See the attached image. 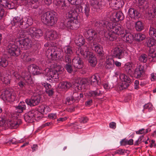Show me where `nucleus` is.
<instances>
[{
  "mask_svg": "<svg viewBox=\"0 0 156 156\" xmlns=\"http://www.w3.org/2000/svg\"><path fill=\"white\" fill-rule=\"evenodd\" d=\"M23 59L24 61L27 62H29V57L26 54L23 55Z\"/></svg>",
  "mask_w": 156,
  "mask_h": 156,
  "instance_id": "64",
  "label": "nucleus"
},
{
  "mask_svg": "<svg viewBox=\"0 0 156 156\" xmlns=\"http://www.w3.org/2000/svg\"><path fill=\"white\" fill-rule=\"evenodd\" d=\"M8 64L7 60L5 58H0V66L5 67Z\"/></svg>",
  "mask_w": 156,
  "mask_h": 156,
  "instance_id": "42",
  "label": "nucleus"
},
{
  "mask_svg": "<svg viewBox=\"0 0 156 156\" xmlns=\"http://www.w3.org/2000/svg\"><path fill=\"white\" fill-rule=\"evenodd\" d=\"M51 110V109L48 105H42L38 107L37 110L33 109L30 111V118L34 119H36V118L41 119L42 114H46Z\"/></svg>",
  "mask_w": 156,
  "mask_h": 156,
  "instance_id": "7",
  "label": "nucleus"
},
{
  "mask_svg": "<svg viewBox=\"0 0 156 156\" xmlns=\"http://www.w3.org/2000/svg\"><path fill=\"white\" fill-rule=\"evenodd\" d=\"M70 55H67L65 56V60L66 62L67 63V64H70L71 62V59Z\"/></svg>",
  "mask_w": 156,
  "mask_h": 156,
  "instance_id": "55",
  "label": "nucleus"
},
{
  "mask_svg": "<svg viewBox=\"0 0 156 156\" xmlns=\"http://www.w3.org/2000/svg\"><path fill=\"white\" fill-rule=\"evenodd\" d=\"M72 64L74 67L78 69L82 68L83 66V62L78 56L75 57L73 59Z\"/></svg>",
  "mask_w": 156,
  "mask_h": 156,
  "instance_id": "20",
  "label": "nucleus"
},
{
  "mask_svg": "<svg viewBox=\"0 0 156 156\" xmlns=\"http://www.w3.org/2000/svg\"><path fill=\"white\" fill-rule=\"evenodd\" d=\"M41 20L44 24L52 26L57 23L58 18L55 12L48 11L41 15Z\"/></svg>",
  "mask_w": 156,
  "mask_h": 156,
  "instance_id": "6",
  "label": "nucleus"
},
{
  "mask_svg": "<svg viewBox=\"0 0 156 156\" xmlns=\"http://www.w3.org/2000/svg\"><path fill=\"white\" fill-rule=\"evenodd\" d=\"M75 38L76 39L75 40V43L77 45L80 46L85 44V40L82 35H76Z\"/></svg>",
  "mask_w": 156,
  "mask_h": 156,
  "instance_id": "24",
  "label": "nucleus"
},
{
  "mask_svg": "<svg viewBox=\"0 0 156 156\" xmlns=\"http://www.w3.org/2000/svg\"><path fill=\"white\" fill-rule=\"evenodd\" d=\"M54 69L52 70L47 68L42 72L44 75L48 77V80L51 82H55L58 80L59 75L63 70V68L59 64H54Z\"/></svg>",
  "mask_w": 156,
  "mask_h": 156,
  "instance_id": "5",
  "label": "nucleus"
},
{
  "mask_svg": "<svg viewBox=\"0 0 156 156\" xmlns=\"http://www.w3.org/2000/svg\"><path fill=\"white\" fill-rule=\"evenodd\" d=\"M91 84L93 86L96 87L101 84L100 78L98 74L94 75L90 78Z\"/></svg>",
  "mask_w": 156,
  "mask_h": 156,
  "instance_id": "17",
  "label": "nucleus"
},
{
  "mask_svg": "<svg viewBox=\"0 0 156 156\" xmlns=\"http://www.w3.org/2000/svg\"><path fill=\"white\" fill-rule=\"evenodd\" d=\"M58 37L59 35L56 31L51 30L46 31L45 38L47 40L52 41L56 39Z\"/></svg>",
  "mask_w": 156,
  "mask_h": 156,
  "instance_id": "13",
  "label": "nucleus"
},
{
  "mask_svg": "<svg viewBox=\"0 0 156 156\" xmlns=\"http://www.w3.org/2000/svg\"><path fill=\"white\" fill-rule=\"evenodd\" d=\"M26 109V105L23 102H20L18 106L16 107V112L18 113L22 112Z\"/></svg>",
  "mask_w": 156,
  "mask_h": 156,
  "instance_id": "36",
  "label": "nucleus"
},
{
  "mask_svg": "<svg viewBox=\"0 0 156 156\" xmlns=\"http://www.w3.org/2000/svg\"><path fill=\"white\" fill-rule=\"evenodd\" d=\"M77 98H79V94L77 93H74L72 97L67 98L66 101V104L70 105L73 103L74 102L75 99L77 100Z\"/></svg>",
  "mask_w": 156,
  "mask_h": 156,
  "instance_id": "33",
  "label": "nucleus"
},
{
  "mask_svg": "<svg viewBox=\"0 0 156 156\" xmlns=\"http://www.w3.org/2000/svg\"><path fill=\"white\" fill-rule=\"evenodd\" d=\"M133 64L131 62L126 63L124 66V69L125 71L129 74L132 73L133 70Z\"/></svg>",
  "mask_w": 156,
  "mask_h": 156,
  "instance_id": "29",
  "label": "nucleus"
},
{
  "mask_svg": "<svg viewBox=\"0 0 156 156\" xmlns=\"http://www.w3.org/2000/svg\"><path fill=\"white\" fill-rule=\"evenodd\" d=\"M23 20L22 18L16 16L15 17L12 21V24L14 23V25L16 27H20L21 25H22L23 23Z\"/></svg>",
  "mask_w": 156,
  "mask_h": 156,
  "instance_id": "31",
  "label": "nucleus"
},
{
  "mask_svg": "<svg viewBox=\"0 0 156 156\" xmlns=\"http://www.w3.org/2000/svg\"><path fill=\"white\" fill-rule=\"evenodd\" d=\"M53 3L56 8L58 10L64 11L68 8L65 0H54Z\"/></svg>",
  "mask_w": 156,
  "mask_h": 156,
  "instance_id": "12",
  "label": "nucleus"
},
{
  "mask_svg": "<svg viewBox=\"0 0 156 156\" xmlns=\"http://www.w3.org/2000/svg\"><path fill=\"white\" fill-rule=\"evenodd\" d=\"M115 19L116 21L122 20L124 18L123 13L120 11L117 12L115 14Z\"/></svg>",
  "mask_w": 156,
  "mask_h": 156,
  "instance_id": "40",
  "label": "nucleus"
},
{
  "mask_svg": "<svg viewBox=\"0 0 156 156\" xmlns=\"http://www.w3.org/2000/svg\"><path fill=\"white\" fill-rule=\"evenodd\" d=\"M145 37V35L141 33L136 34L135 35V40L138 41H140L144 40Z\"/></svg>",
  "mask_w": 156,
  "mask_h": 156,
  "instance_id": "43",
  "label": "nucleus"
},
{
  "mask_svg": "<svg viewBox=\"0 0 156 156\" xmlns=\"http://www.w3.org/2000/svg\"><path fill=\"white\" fill-rule=\"evenodd\" d=\"M156 38L154 37L150 38L148 39L146 42L147 46L151 47L153 46L155 43Z\"/></svg>",
  "mask_w": 156,
  "mask_h": 156,
  "instance_id": "41",
  "label": "nucleus"
},
{
  "mask_svg": "<svg viewBox=\"0 0 156 156\" xmlns=\"http://www.w3.org/2000/svg\"><path fill=\"white\" fill-rule=\"evenodd\" d=\"M148 14L150 19L154 17L156 19V7L152 6V8H150L148 12Z\"/></svg>",
  "mask_w": 156,
  "mask_h": 156,
  "instance_id": "38",
  "label": "nucleus"
},
{
  "mask_svg": "<svg viewBox=\"0 0 156 156\" xmlns=\"http://www.w3.org/2000/svg\"><path fill=\"white\" fill-rule=\"evenodd\" d=\"M114 63V60L112 58L108 59L106 61V68L110 71L112 70L115 67Z\"/></svg>",
  "mask_w": 156,
  "mask_h": 156,
  "instance_id": "28",
  "label": "nucleus"
},
{
  "mask_svg": "<svg viewBox=\"0 0 156 156\" xmlns=\"http://www.w3.org/2000/svg\"><path fill=\"white\" fill-rule=\"evenodd\" d=\"M1 78L2 81L4 83L8 85L10 83L11 76L9 74H3V76L1 77Z\"/></svg>",
  "mask_w": 156,
  "mask_h": 156,
  "instance_id": "35",
  "label": "nucleus"
},
{
  "mask_svg": "<svg viewBox=\"0 0 156 156\" xmlns=\"http://www.w3.org/2000/svg\"><path fill=\"white\" fill-rule=\"evenodd\" d=\"M103 86L104 89L108 90L112 88L113 87V85L112 84V85H109L108 83H106L103 84Z\"/></svg>",
  "mask_w": 156,
  "mask_h": 156,
  "instance_id": "52",
  "label": "nucleus"
},
{
  "mask_svg": "<svg viewBox=\"0 0 156 156\" xmlns=\"http://www.w3.org/2000/svg\"><path fill=\"white\" fill-rule=\"evenodd\" d=\"M29 39L28 38H25L22 41L20 39L16 40L15 42L9 43L7 48L8 52L12 56H15L16 52L18 50V48H22L24 49L28 48Z\"/></svg>",
  "mask_w": 156,
  "mask_h": 156,
  "instance_id": "3",
  "label": "nucleus"
},
{
  "mask_svg": "<svg viewBox=\"0 0 156 156\" xmlns=\"http://www.w3.org/2000/svg\"><path fill=\"white\" fill-rule=\"evenodd\" d=\"M23 141L22 140H16V139L15 138H13L9 140V143L10 144H16L18 143H22Z\"/></svg>",
  "mask_w": 156,
  "mask_h": 156,
  "instance_id": "50",
  "label": "nucleus"
},
{
  "mask_svg": "<svg viewBox=\"0 0 156 156\" xmlns=\"http://www.w3.org/2000/svg\"><path fill=\"white\" fill-rule=\"evenodd\" d=\"M87 56L89 58L88 60L90 65L93 67L95 66L97 63V59L93 53L87 52Z\"/></svg>",
  "mask_w": 156,
  "mask_h": 156,
  "instance_id": "19",
  "label": "nucleus"
},
{
  "mask_svg": "<svg viewBox=\"0 0 156 156\" xmlns=\"http://www.w3.org/2000/svg\"><path fill=\"white\" fill-rule=\"evenodd\" d=\"M88 120V119L87 117H81L80 120V122L83 123L87 122Z\"/></svg>",
  "mask_w": 156,
  "mask_h": 156,
  "instance_id": "56",
  "label": "nucleus"
},
{
  "mask_svg": "<svg viewBox=\"0 0 156 156\" xmlns=\"http://www.w3.org/2000/svg\"><path fill=\"white\" fill-rule=\"evenodd\" d=\"M78 51L80 52V53L82 55L87 57V52H89V51H87L82 48H79Z\"/></svg>",
  "mask_w": 156,
  "mask_h": 156,
  "instance_id": "53",
  "label": "nucleus"
},
{
  "mask_svg": "<svg viewBox=\"0 0 156 156\" xmlns=\"http://www.w3.org/2000/svg\"><path fill=\"white\" fill-rule=\"evenodd\" d=\"M63 50L64 53L67 55H71L73 53V48L69 45H67L64 47Z\"/></svg>",
  "mask_w": 156,
  "mask_h": 156,
  "instance_id": "37",
  "label": "nucleus"
},
{
  "mask_svg": "<svg viewBox=\"0 0 156 156\" xmlns=\"http://www.w3.org/2000/svg\"><path fill=\"white\" fill-rule=\"evenodd\" d=\"M65 68L67 71L69 73H71L73 71L72 67L70 63L67 64L65 66Z\"/></svg>",
  "mask_w": 156,
  "mask_h": 156,
  "instance_id": "48",
  "label": "nucleus"
},
{
  "mask_svg": "<svg viewBox=\"0 0 156 156\" xmlns=\"http://www.w3.org/2000/svg\"><path fill=\"white\" fill-rule=\"evenodd\" d=\"M135 27L137 31H141L144 28V24L141 21H138L135 23Z\"/></svg>",
  "mask_w": 156,
  "mask_h": 156,
  "instance_id": "39",
  "label": "nucleus"
},
{
  "mask_svg": "<svg viewBox=\"0 0 156 156\" xmlns=\"http://www.w3.org/2000/svg\"><path fill=\"white\" fill-rule=\"evenodd\" d=\"M46 55L48 58L52 60L61 59L63 56L62 50L52 46L49 47L46 50Z\"/></svg>",
  "mask_w": 156,
  "mask_h": 156,
  "instance_id": "9",
  "label": "nucleus"
},
{
  "mask_svg": "<svg viewBox=\"0 0 156 156\" xmlns=\"http://www.w3.org/2000/svg\"><path fill=\"white\" fill-rule=\"evenodd\" d=\"M149 55L153 58H155L156 59V49L154 50L152 48L150 49Z\"/></svg>",
  "mask_w": 156,
  "mask_h": 156,
  "instance_id": "47",
  "label": "nucleus"
},
{
  "mask_svg": "<svg viewBox=\"0 0 156 156\" xmlns=\"http://www.w3.org/2000/svg\"><path fill=\"white\" fill-rule=\"evenodd\" d=\"M128 14L131 18L135 19L139 17L140 13L136 10L133 8H130L128 10Z\"/></svg>",
  "mask_w": 156,
  "mask_h": 156,
  "instance_id": "26",
  "label": "nucleus"
},
{
  "mask_svg": "<svg viewBox=\"0 0 156 156\" xmlns=\"http://www.w3.org/2000/svg\"><path fill=\"white\" fill-rule=\"evenodd\" d=\"M87 33L88 35L87 41L89 42L93 41L92 44H91L92 49L100 55H103L104 51L102 46L96 42L97 38V33L93 30L90 29L87 31Z\"/></svg>",
  "mask_w": 156,
  "mask_h": 156,
  "instance_id": "4",
  "label": "nucleus"
},
{
  "mask_svg": "<svg viewBox=\"0 0 156 156\" xmlns=\"http://www.w3.org/2000/svg\"><path fill=\"white\" fill-rule=\"evenodd\" d=\"M151 81H155L156 80V73H152L151 75Z\"/></svg>",
  "mask_w": 156,
  "mask_h": 156,
  "instance_id": "57",
  "label": "nucleus"
},
{
  "mask_svg": "<svg viewBox=\"0 0 156 156\" xmlns=\"http://www.w3.org/2000/svg\"><path fill=\"white\" fill-rule=\"evenodd\" d=\"M144 109H147L149 111H151L153 109L151 103H147L144 106Z\"/></svg>",
  "mask_w": 156,
  "mask_h": 156,
  "instance_id": "49",
  "label": "nucleus"
},
{
  "mask_svg": "<svg viewBox=\"0 0 156 156\" xmlns=\"http://www.w3.org/2000/svg\"><path fill=\"white\" fill-rule=\"evenodd\" d=\"M41 84L45 88L46 90H47L51 87V85L46 82H42L41 83Z\"/></svg>",
  "mask_w": 156,
  "mask_h": 156,
  "instance_id": "51",
  "label": "nucleus"
},
{
  "mask_svg": "<svg viewBox=\"0 0 156 156\" xmlns=\"http://www.w3.org/2000/svg\"><path fill=\"white\" fill-rule=\"evenodd\" d=\"M129 50L127 48H123L121 46L115 47L113 50V55L115 58L121 59L124 55V53L128 54Z\"/></svg>",
  "mask_w": 156,
  "mask_h": 156,
  "instance_id": "11",
  "label": "nucleus"
},
{
  "mask_svg": "<svg viewBox=\"0 0 156 156\" xmlns=\"http://www.w3.org/2000/svg\"><path fill=\"white\" fill-rule=\"evenodd\" d=\"M119 78L122 81V85L124 88H127L131 82V80L129 76L124 73H121Z\"/></svg>",
  "mask_w": 156,
  "mask_h": 156,
  "instance_id": "14",
  "label": "nucleus"
},
{
  "mask_svg": "<svg viewBox=\"0 0 156 156\" xmlns=\"http://www.w3.org/2000/svg\"><path fill=\"white\" fill-rule=\"evenodd\" d=\"M72 86L70 82L67 81H62L60 83L58 86V88L62 90H66Z\"/></svg>",
  "mask_w": 156,
  "mask_h": 156,
  "instance_id": "27",
  "label": "nucleus"
},
{
  "mask_svg": "<svg viewBox=\"0 0 156 156\" xmlns=\"http://www.w3.org/2000/svg\"><path fill=\"white\" fill-rule=\"evenodd\" d=\"M14 76L17 79H18L19 80H20L21 81H20L18 83V85L19 86L21 87H23L24 86V83L23 81H22L23 80H24L23 78L20 76L18 75V74L15 75L14 74Z\"/></svg>",
  "mask_w": 156,
  "mask_h": 156,
  "instance_id": "45",
  "label": "nucleus"
},
{
  "mask_svg": "<svg viewBox=\"0 0 156 156\" xmlns=\"http://www.w3.org/2000/svg\"><path fill=\"white\" fill-rule=\"evenodd\" d=\"M109 126L110 128L115 129L116 128V124L115 122H112L110 123Z\"/></svg>",
  "mask_w": 156,
  "mask_h": 156,
  "instance_id": "62",
  "label": "nucleus"
},
{
  "mask_svg": "<svg viewBox=\"0 0 156 156\" xmlns=\"http://www.w3.org/2000/svg\"><path fill=\"white\" fill-rule=\"evenodd\" d=\"M18 116V115L15 114L12 115L13 118V119L9 121L8 123V126H9L11 128H17L20 123V120H19L18 122L17 121V118H18L17 116Z\"/></svg>",
  "mask_w": 156,
  "mask_h": 156,
  "instance_id": "18",
  "label": "nucleus"
},
{
  "mask_svg": "<svg viewBox=\"0 0 156 156\" xmlns=\"http://www.w3.org/2000/svg\"><path fill=\"white\" fill-rule=\"evenodd\" d=\"M30 68L32 69L31 72L34 75H38L42 73L41 68L35 65H30Z\"/></svg>",
  "mask_w": 156,
  "mask_h": 156,
  "instance_id": "25",
  "label": "nucleus"
},
{
  "mask_svg": "<svg viewBox=\"0 0 156 156\" xmlns=\"http://www.w3.org/2000/svg\"><path fill=\"white\" fill-rule=\"evenodd\" d=\"M69 3L72 5H77L76 10H74V11H77L76 13L79 12L81 11L82 12L85 13V15L87 17H89L90 13V7L88 3L86 4H82L80 5L79 4L80 3L81 0H68Z\"/></svg>",
  "mask_w": 156,
  "mask_h": 156,
  "instance_id": "8",
  "label": "nucleus"
},
{
  "mask_svg": "<svg viewBox=\"0 0 156 156\" xmlns=\"http://www.w3.org/2000/svg\"><path fill=\"white\" fill-rule=\"evenodd\" d=\"M77 11L71 9L67 14L69 19L64 22H62L60 24L61 28L66 30H75L79 27V22L77 19Z\"/></svg>",
  "mask_w": 156,
  "mask_h": 156,
  "instance_id": "2",
  "label": "nucleus"
},
{
  "mask_svg": "<svg viewBox=\"0 0 156 156\" xmlns=\"http://www.w3.org/2000/svg\"><path fill=\"white\" fill-rule=\"evenodd\" d=\"M127 140L124 139L122 140L120 142L121 145L122 146H125L127 145Z\"/></svg>",
  "mask_w": 156,
  "mask_h": 156,
  "instance_id": "61",
  "label": "nucleus"
},
{
  "mask_svg": "<svg viewBox=\"0 0 156 156\" xmlns=\"http://www.w3.org/2000/svg\"><path fill=\"white\" fill-rule=\"evenodd\" d=\"M138 59L141 62H146L147 60V55L145 54H142L139 57Z\"/></svg>",
  "mask_w": 156,
  "mask_h": 156,
  "instance_id": "46",
  "label": "nucleus"
},
{
  "mask_svg": "<svg viewBox=\"0 0 156 156\" xmlns=\"http://www.w3.org/2000/svg\"><path fill=\"white\" fill-rule=\"evenodd\" d=\"M90 4L92 7L96 9H100L102 7L100 0H90Z\"/></svg>",
  "mask_w": 156,
  "mask_h": 156,
  "instance_id": "23",
  "label": "nucleus"
},
{
  "mask_svg": "<svg viewBox=\"0 0 156 156\" xmlns=\"http://www.w3.org/2000/svg\"><path fill=\"white\" fill-rule=\"evenodd\" d=\"M149 34L151 37H154L156 38V30L154 28L150 27L149 29Z\"/></svg>",
  "mask_w": 156,
  "mask_h": 156,
  "instance_id": "44",
  "label": "nucleus"
},
{
  "mask_svg": "<svg viewBox=\"0 0 156 156\" xmlns=\"http://www.w3.org/2000/svg\"><path fill=\"white\" fill-rule=\"evenodd\" d=\"M108 2L110 6L114 9H118L123 5V2L121 0H108Z\"/></svg>",
  "mask_w": 156,
  "mask_h": 156,
  "instance_id": "15",
  "label": "nucleus"
},
{
  "mask_svg": "<svg viewBox=\"0 0 156 156\" xmlns=\"http://www.w3.org/2000/svg\"><path fill=\"white\" fill-rule=\"evenodd\" d=\"M103 93V92L97 89L94 91H89L87 93V95L90 97H95L97 96L100 95Z\"/></svg>",
  "mask_w": 156,
  "mask_h": 156,
  "instance_id": "34",
  "label": "nucleus"
},
{
  "mask_svg": "<svg viewBox=\"0 0 156 156\" xmlns=\"http://www.w3.org/2000/svg\"><path fill=\"white\" fill-rule=\"evenodd\" d=\"M139 82L138 80H136L134 82V88L136 89H138L139 88Z\"/></svg>",
  "mask_w": 156,
  "mask_h": 156,
  "instance_id": "60",
  "label": "nucleus"
},
{
  "mask_svg": "<svg viewBox=\"0 0 156 156\" xmlns=\"http://www.w3.org/2000/svg\"><path fill=\"white\" fill-rule=\"evenodd\" d=\"M95 26L98 30L103 31L104 34L106 30H108L109 33L105 36L107 40L111 41L115 40L118 36L125 34V31L123 26L114 21L101 20L96 22Z\"/></svg>",
  "mask_w": 156,
  "mask_h": 156,
  "instance_id": "1",
  "label": "nucleus"
},
{
  "mask_svg": "<svg viewBox=\"0 0 156 156\" xmlns=\"http://www.w3.org/2000/svg\"><path fill=\"white\" fill-rule=\"evenodd\" d=\"M43 32L41 29L35 28H30V36L31 37L38 38L43 35Z\"/></svg>",
  "mask_w": 156,
  "mask_h": 156,
  "instance_id": "16",
  "label": "nucleus"
},
{
  "mask_svg": "<svg viewBox=\"0 0 156 156\" xmlns=\"http://www.w3.org/2000/svg\"><path fill=\"white\" fill-rule=\"evenodd\" d=\"M143 137V136H140L138 139L136 140L135 142L134 145L135 146H137L139 145L141 143V137Z\"/></svg>",
  "mask_w": 156,
  "mask_h": 156,
  "instance_id": "58",
  "label": "nucleus"
},
{
  "mask_svg": "<svg viewBox=\"0 0 156 156\" xmlns=\"http://www.w3.org/2000/svg\"><path fill=\"white\" fill-rule=\"evenodd\" d=\"M41 97L39 95L32 96L30 99V106L37 105L40 102Z\"/></svg>",
  "mask_w": 156,
  "mask_h": 156,
  "instance_id": "22",
  "label": "nucleus"
},
{
  "mask_svg": "<svg viewBox=\"0 0 156 156\" xmlns=\"http://www.w3.org/2000/svg\"><path fill=\"white\" fill-rule=\"evenodd\" d=\"M87 80L86 79L78 78L74 82L73 85L75 87H79L80 86L81 84H83L86 83Z\"/></svg>",
  "mask_w": 156,
  "mask_h": 156,
  "instance_id": "32",
  "label": "nucleus"
},
{
  "mask_svg": "<svg viewBox=\"0 0 156 156\" xmlns=\"http://www.w3.org/2000/svg\"><path fill=\"white\" fill-rule=\"evenodd\" d=\"M122 38L123 41L129 43H131L134 40L133 36L130 33H126L124 34Z\"/></svg>",
  "mask_w": 156,
  "mask_h": 156,
  "instance_id": "30",
  "label": "nucleus"
},
{
  "mask_svg": "<svg viewBox=\"0 0 156 156\" xmlns=\"http://www.w3.org/2000/svg\"><path fill=\"white\" fill-rule=\"evenodd\" d=\"M136 133L137 134H144V129H139V130L136 132Z\"/></svg>",
  "mask_w": 156,
  "mask_h": 156,
  "instance_id": "63",
  "label": "nucleus"
},
{
  "mask_svg": "<svg viewBox=\"0 0 156 156\" xmlns=\"http://www.w3.org/2000/svg\"><path fill=\"white\" fill-rule=\"evenodd\" d=\"M144 73V67L141 65H138L134 71V75L137 78L141 77Z\"/></svg>",
  "mask_w": 156,
  "mask_h": 156,
  "instance_id": "21",
  "label": "nucleus"
},
{
  "mask_svg": "<svg viewBox=\"0 0 156 156\" xmlns=\"http://www.w3.org/2000/svg\"><path fill=\"white\" fill-rule=\"evenodd\" d=\"M46 92L48 95L50 96H52L54 93L53 90L52 89L46 90Z\"/></svg>",
  "mask_w": 156,
  "mask_h": 156,
  "instance_id": "59",
  "label": "nucleus"
},
{
  "mask_svg": "<svg viewBox=\"0 0 156 156\" xmlns=\"http://www.w3.org/2000/svg\"><path fill=\"white\" fill-rule=\"evenodd\" d=\"M48 117L50 119H55L57 117V115L56 113H51L48 114Z\"/></svg>",
  "mask_w": 156,
  "mask_h": 156,
  "instance_id": "54",
  "label": "nucleus"
},
{
  "mask_svg": "<svg viewBox=\"0 0 156 156\" xmlns=\"http://www.w3.org/2000/svg\"><path fill=\"white\" fill-rule=\"evenodd\" d=\"M1 98L4 101H13L16 98V94L12 88L3 90L0 92Z\"/></svg>",
  "mask_w": 156,
  "mask_h": 156,
  "instance_id": "10",
  "label": "nucleus"
}]
</instances>
